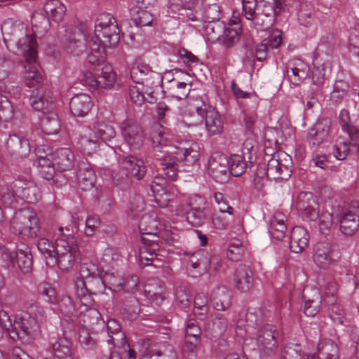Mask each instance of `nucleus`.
Wrapping results in <instances>:
<instances>
[{"label":"nucleus","mask_w":359,"mask_h":359,"mask_svg":"<svg viewBox=\"0 0 359 359\" xmlns=\"http://www.w3.org/2000/svg\"><path fill=\"white\" fill-rule=\"evenodd\" d=\"M1 32L6 43L8 41L14 43L23 52L25 58L24 69L28 83L31 84L30 81L33 79L39 82L40 77L37 74L39 64L36 62V43L33 34L23 22L11 20L4 22Z\"/></svg>","instance_id":"nucleus-1"},{"label":"nucleus","mask_w":359,"mask_h":359,"mask_svg":"<svg viewBox=\"0 0 359 359\" xmlns=\"http://www.w3.org/2000/svg\"><path fill=\"white\" fill-rule=\"evenodd\" d=\"M45 311L43 307L32 305L27 311L15 316L14 322L7 329L13 341H29L39 337L41 334L40 322L44 318Z\"/></svg>","instance_id":"nucleus-2"},{"label":"nucleus","mask_w":359,"mask_h":359,"mask_svg":"<svg viewBox=\"0 0 359 359\" xmlns=\"http://www.w3.org/2000/svg\"><path fill=\"white\" fill-rule=\"evenodd\" d=\"M67 233L63 232V228L60 227L61 232L55 240V257H49L48 266L56 265L62 271L72 269L79 259L80 252L75 236L69 233V229L65 228Z\"/></svg>","instance_id":"nucleus-3"},{"label":"nucleus","mask_w":359,"mask_h":359,"mask_svg":"<svg viewBox=\"0 0 359 359\" xmlns=\"http://www.w3.org/2000/svg\"><path fill=\"white\" fill-rule=\"evenodd\" d=\"M187 111L190 115L196 114L198 121L205 120V128L208 135H219L224 128L223 120L215 108L207 107L201 97L189 99Z\"/></svg>","instance_id":"nucleus-4"},{"label":"nucleus","mask_w":359,"mask_h":359,"mask_svg":"<svg viewBox=\"0 0 359 359\" xmlns=\"http://www.w3.org/2000/svg\"><path fill=\"white\" fill-rule=\"evenodd\" d=\"M285 6V0H273V2L263 1L252 16L244 15L249 26L257 31H266L273 26L276 17L280 14Z\"/></svg>","instance_id":"nucleus-5"},{"label":"nucleus","mask_w":359,"mask_h":359,"mask_svg":"<svg viewBox=\"0 0 359 359\" xmlns=\"http://www.w3.org/2000/svg\"><path fill=\"white\" fill-rule=\"evenodd\" d=\"M146 172L147 167L143 160L130 155L120 160L119 166L114 170L112 177L116 186L125 189L130 183L132 177L141 180Z\"/></svg>","instance_id":"nucleus-6"},{"label":"nucleus","mask_w":359,"mask_h":359,"mask_svg":"<svg viewBox=\"0 0 359 359\" xmlns=\"http://www.w3.org/2000/svg\"><path fill=\"white\" fill-rule=\"evenodd\" d=\"M97 271V266L93 264L83 263L81 265L80 276L75 280V290L76 296L79 298L80 302L87 307L86 313L83 314V321L86 322V318H92L93 321L90 323L93 324L96 322L100 314L94 309H88L93 305L94 300L91 297L90 291L86 287V283L84 278L93 276Z\"/></svg>","instance_id":"nucleus-7"},{"label":"nucleus","mask_w":359,"mask_h":359,"mask_svg":"<svg viewBox=\"0 0 359 359\" xmlns=\"http://www.w3.org/2000/svg\"><path fill=\"white\" fill-rule=\"evenodd\" d=\"M12 232L22 238H33L40 230L39 220L35 211L30 208L17 210L11 222Z\"/></svg>","instance_id":"nucleus-8"},{"label":"nucleus","mask_w":359,"mask_h":359,"mask_svg":"<svg viewBox=\"0 0 359 359\" xmlns=\"http://www.w3.org/2000/svg\"><path fill=\"white\" fill-rule=\"evenodd\" d=\"M94 41L104 47L114 48L120 41V30L114 17L110 13H101L95 23Z\"/></svg>","instance_id":"nucleus-9"},{"label":"nucleus","mask_w":359,"mask_h":359,"mask_svg":"<svg viewBox=\"0 0 359 359\" xmlns=\"http://www.w3.org/2000/svg\"><path fill=\"white\" fill-rule=\"evenodd\" d=\"M37 74L40 77L39 82L36 79H33L30 81L31 84H29L25 75V69H24L25 83L29 88H34L32 91L29 97L30 104L32 108L36 111L46 114L54 108L53 97L52 93L49 90H45L42 86V77L38 68Z\"/></svg>","instance_id":"nucleus-10"},{"label":"nucleus","mask_w":359,"mask_h":359,"mask_svg":"<svg viewBox=\"0 0 359 359\" xmlns=\"http://www.w3.org/2000/svg\"><path fill=\"white\" fill-rule=\"evenodd\" d=\"M1 257L8 267L17 266L23 273H29L32 270V254L29 247L25 243L18 245L13 252L3 250Z\"/></svg>","instance_id":"nucleus-11"},{"label":"nucleus","mask_w":359,"mask_h":359,"mask_svg":"<svg viewBox=\"0 0 359 359\" xmlns=\"http://www.w3.org/2000/svg\"><path fill=\"white\" fill-rule=\"evenodd\" d=\"M277 336L275 326L268 324L263 326L256 337L252 339L262 358H269L276 353L278 348Z\"/></svg>","instance_id":"nucleus-12"},{"label":"nucleus","mask_w":359,"mask_h":359,"mask_svg":"<svg viewBox=\"0 0 359 359\" xmlns=\"http://www.w3.org/2000/svg\"><path fill=\"white\" fill-rule=\"evenodd\" d=\"M292 161L291 157L284 152H276L268 161L267 170L271 178L287 180L292 175Z\"/></svg>","instance_id":"nucleus-13"},{"label":"nucleus","mask_w":359,"mask_h":359,"mask_svg":"<svg viewBox=\"0 0 359 359\" xmlns=\"http://www.w3.org/2000/svg\"><path fill=\"white\" fill-rule=\"evenodd\" d=\"M184 259L187 268L194 277H198L209 271L211 263L217 259L211 257L208 252L204 250H198L194 253H185Z\"/></svg>","instance_id":"nucleus-14"},{"label":"nucleus","mask_w":359,"mask_h":359,"mask_svg":"<svg viewBox=\"0 0 359 359\" xmlns=\"http://www.w3.org/2000/svg\"><path fill=\"white\" fill-rule=\"evenodd\" d=\"M130 77L135 83H141L150 89L158 87L162 81L160 74L152 71L143 63H136L132 67Z\"/></svg>","instance_id":"nucleus-15"},{"label":"nucleus","mask_w":359,"mask_h":359,"mask_svg":"<svg viewBox=\"0 0 359 359\" xmlns=\"http://www.w3.org/2000/svg\"><path fill=\"white\" fill-rule=\"evenodd\" d=\"M105 339L107 343L111 347L122 346L125 351L128 348V359H136L135 351L130 348L125 333L121 330L119 323L115 319L107 320Z\"/></svg>","instance_id":"nucleus-16"},{"label":"nucleus","mask_w":359,"mask_h":359,"mask_svg":"<svg viewBox=\"0 0 359 359\" xmlns=\"http://www.w3.org/2000/svg\"><path fill=\"white\" fill-rule=\"evenodd\" d=\"M119 128L123 141L131 149H138L142 144L144 140L143 130L133 119H125L120 123Z\"/></svg>","instance_id":"nucleus-17"},{"label":"nucleus","mask_w":359,"mask_h":359,"mask_svg":"<svg viewBox=\"0 0 359 359\" xmlns=\"http://www.w3.org/2000/svg\"><path fill=\"white\" fill-rule=\"evenodd\" d=\"M296 208L304 219L315 221L319 215V205L311 192H301L296 201Z\"/></svg>","instance_id":"nucleus-18"},{"label":"nucleus","mask_w":359,"mask_h":359,"mask_svg":"<svg viewBox=\"0 0 359 359\" xmlns=\"http://www.w3.org/2000/svg\"><path fill=\"white\" fill-rule=\"evenodd\" d=\"M359 228V203H353L340 217V231L346 236H353Z\"/></svg>","instance_id":"nucleus-19"},{"label":"nucleus","mask_w":359,"mask_h":359,"mask_svg":"<svg viewBox=\"0 0 359 359\" xmlns=\"http://www.w3.org/2000/svg\"><path fill=\"white\" fill-rule=\"evenodd\" d=\"M331 128V121L328 118H320L309 129L307 141L312 147L317 148L328 137Z\"/></svg>","instance_id":"nucleus-20"},{"label":"nucleus","mask_w":359,"mask_h":359,"mask_svg":"<svg viewBox=\"0 0 359 359\" xmlns=\"http://www.w3.org/2000/svg\"><path fill=\"white\" fill-rule=\"evenodd\" d=\"M208 173L217 182L226 181L229 176V160L226 156L215 154L208 161Z\"/></svg>","instance_id":"nucleus-21"},{"label":"nucleus","mask_w":359,"mask_h":359,"mask_svg":"<svg viewBox=\"0 0 359 359\" xmlns=\"http://www.w3.org/2000/svg\"><path fill=\"white\" fill-rule=\"evenodd\" d=\"M313 259L320 269H327L336 260L332 246L327 243H318L314 245Z\"/></svg>","instance_id":"nucleus-22"},{"label":"nucleus","mask_w":359,"mask_h":359,"mask_svg":"<svg viewBox=\"0 0 359 359\" xmlns=\"http://www.w3.org/2000/svg\"><path fill=\"white\" fill-rule=\"evenodd\" d=\"M22 185L21 179L0 182V200L5 206L13 207L17 204L19 198L17 191Z\"/></svg>","instance_id":"nucleus-23"},{"label":"nucleus","mask_w":359,"mask_h":359,"mask_svg":"<svg viewBox=\"0 0 359 359\" xmlns=\"http://www.w3.org/2000/svg\"><path fill=\"white\" fill-rule=\"evenodd\" d=\"M116 81V74L109 66L102 68L100 73H95L93 78H86V83L97 88H111Z\"/></svg>","instance_id":"nucleus-24"},{"label":"nucleus","mask_w":359,"mask_h":359,"mask_svg":"<svg viewBox=\"0 0 359 359\" xmlns=\"http://www.w3.org/2000/svg\"><path fill=\"white\" fill-rule=\"evenodd\" d=\"M233 282L236 287L241 292L248 291L254 283L253 272L249 266L239 265L235 270Z\"/></svg>","instance_id":"nucleus-25"},{"label":"nucleus","mask_w":359,"mask_h":359,"mask_svg":"<svg viewBox=\"0 0 359 359\" xmlns=\"http://www.w3.org/2000/svg\"><path fill=\"white\" fill-rule=\"evenodd\" d=\"M302 299L304 302V313L307 316L313 317L319 311L322 303V297L316 288L305 290L303 292Z\"/></svg>","instance_id":"nucleus-26"},{"label":"nucleus","mask_w":359,"mask_h":359,"mask_svg":"<svg viewBox=\"0 0 359 359\" xmlns=\"http://www.w3.org/2000/svg\"><path fill=\"white\" fill-rule=\"evenodd\" d=\"M143 245L140 248L139 259L143 266H149L157 259L159 245L156 239L142 237Z\"/></svg>","instance_id":"nucleus-27"},{"label":"nucleus","mask_w":359,"mask_h":359,"mask_svg":"<svg viewBox=\"0 0 359 359\" xmlns=\"http://www.w3.org/2000/svg\"><path fill=\"white\" fill-rule=\"evenodd\" d=\"M95 174L91 165L87 161H81L78 165L77 181L83 191L91 189L95 183Z\"/></svg>","instance_id":"nucleus-28"},{"label":"nucleus","mask_w":359,"mask_h":359,"mask_svg":"<svg viewBox=\"0 0 359 359\" xmlns=\"http://www.w3.org/2000/svg\"><path fill=\"white\" fill-rule=\"evenodd\" d=\"M6 149L11 155L19 158L26 157L30 152L28 140L15 134L9 136L6 142Z\"/></svg>","instance_id":"nucleus-29"},{"label":"nucleus","mask_w":359,"mask_h":359,"mask_svg":"<svg viewBox=\"0 0 359 359\" xmlns=\"http://www.w3.org/2000/svg\"><path fill=\"white\" fill-rule=\"evenodd\" d=\"M232 292L224 286H218L212 292L211 302L217 311H225L232 304Z\"/></svg>","instance_id":"nucleus-30"},{"label":"nucleus","mask_w":359,"mask_h":359,"mask_svg":"<svg viewBox=\"0 0 359 359\" xmlns=\"http://www.w3.org/2000/svg\"><path fill=\"white\" fill-rule=\"evenodd\" d=\"M93 105L91 97L85 93L74 95L69 102V108L72 114L81 117L87 115Z\"/></svg>","instance_id":"nucleus-31"},{"label":"nucleus","mask_w":359,"mask_h":359,"mask_svg":"<svg viewBox=\"0 0 359 359\" xmlns=\"http://www.w3.org/2000/svg\"><path fill=\"white\" fill-rule=\"evenodd\" d=\"M309 235L306 229L302 226H294L290 233V248L294 253L304 251L308 246Z\"/></svg>","instance_id":"nucleus-32"},{"label":"nucleus","mask_w":359,"mask_h":359,"mask_svg":"<svg viewBox=\"0 0 359 359\" xmlns=\"http://www.w3.org/2000/svg\"><path fill=\"white\" fill-rule=\"evenodd\" d=\"M52 158L58 172H62L71 170L74 165V155L68 148L56 149L52 155Z\"/></svg>","instance_id":"nucleus-33"},{"label":"nucleus","mask_w":359,"mask_h":359,"mask_svg":"<svg viewBox=\"0 0 359 359\" xmlns=\"http://www.w3.org/2000/svg\"><path fill=\"white\" fill-rule=\"evenodd\" d=\"M115 306L123 313H128L131 318H135L140 311L137 299L132 295L126 297L125 294H121L116 298Z\"/></svg>","instance_id":"nucleus-34"},{"label":"nucleus","mask_w":359,"mask_h":359,"mask_svg":"<svg viewBox=\"0 0 359 359\" xmlns=\"http://www.w3.org/2000/svg\"><path fill=\"white\" fill-rule=\"evenodd\" d=\"M166 182L165 179L156 177L151 184V190L155 201L161 208L166 207L170 202V194L165 189Z\"/></svg>","instance_id":"nucleus-35"},{"label":"nucleus","mask_w":359,"mask_h":359,"mask_svg":"<svg viewBox=\"0 0 359 359\" xmlns=\"http://www.w3.org/2000/svg\"><path fill=\"white\" fill-rule=\"evenodd\" d=\"M286 220L287 217L284 214L280 212L274 214L269 227V231L272 238L281 241L285 236L287 231Z\"/></svg>","instance_id":"nucleus-36"},{"label":"nucleus","mask_w":359,"mask_h":359,"mask_svg":"<svg viewBox=\"0 0 359 359\" xmlns=\"http://www.w3.org/2000/svg\"><path fill=\"white\" fill-rule=\"evenodd\" d=\"M156 160L159 162L162 172L165 177L171 180L175 181L178 176V165L175 158L170 155H165L162 157H158V155L154 154Z\"/></svg>","instance_id":"nucleus-37"},{"label":"nucleus","mask_w":359,"mask_h":359,"mask_svg":"<svg viewBox=\"0 0 359 359\" xmlns=\"http://www.w3.org/2000/svg\"><path fill=\"white\" fill-rule=\"evenodd\" d=\"M76 147L83 154L89 155L96 151L98 143L91 137L90 130L86 128L79 135Z\"/></svg>","instance_id":"nucleus-38"},{"label":"nucleus","mask_w":359,"mask_h":359,"mask_svg":"<svg viewBox=\"0 0 359 359\" xmlns=\"http://www.w3.org/2000/svg\"><path fill=\"white\" fill-rule=\"evenodd\" d=\"M21 182L22 185L17 191L18 197L27 203L36 202L39 197V188L30 180H21Z\"/></svg>","instance_id":"nucleus-39"},{"label":"nucleus","mask_w":359,"mask_h":359,"mask_svg":"<svg viewBox=\"0 0 359 359\" xmlns=\"http://www.w3.org/2000/svg\"><path fill=\"white\" fill-rule=\"evenodd\" d=\"M159 222L154 215H144L142 216L139 222V229L142 234L150 235L154 239L158 238Z\"/></svg>","instance_id":"nucleus-40"},{"label":"nucleus","mask_w":359,"mask_h":359,"mask_svg":"<svg viewBox=\"0 0 359 359\" xmlns=\"http://www.w3.org/2000/svg\"><path fill=\"white\" fill-rule=\"evenodd\" d=\"M71 341L65 338H58L52 344V352L58 359H79L76 356L72 354Z\"/></svg>","instance_id":"nucleus-41"},{"label":"nucleus","mask_w":359,"mask_h":359,"mask_svg":"<svg viewBox=\"0 0 359 359\" xmlns=\"http://www.w3.org/2000/svg\"><path fill=\"white\" fill-rule=\"evenodd\" d=\"M316 355L318 359H337L338 347L331 339H324L318 344Z\"/></svg>","instance_id":"nucleus-42"},{"label":"nucleus","mask_w":359,"mask_h":359,"mask_svg":"<svg viewBox=\"0 0 359 359\" xmlns=\"http://www.w3.org/2000/svg\"><path fill=\"white\" fill-rule=\"evenodd\" d=\"M35 163L37 165L40 175L46 180H50L54 178L55 171V164L53 158L46 156H39Z\"/></svg>","instance_id":"nucleus-43"},{"label":"nucleus","mask_w":359,"mask_h":359,"mask_svg":"<svg viewBox=\"0 0 359 359\" xmlns=\"http://www.w3.org/2000/svg\"><path fill=\"white\" fill-rule=\"evenodd\" d=\"M44 11L53 21L60 22L65 13L66 6L59 0H48L43 6Z\"/></svg>","instance_id":"nucleus-44"},{"label":"nucleus","mask_w":359,"mask_h":359,"mask_svg":"<svg viewBox=\"0 0 359 359\" xmlns=\"http://www.w3.org/2000/svg\"><path fill=\"white\" fill-rule=\"evenodd\" d=\"M41 128L46 135H52L57 134L60 129L57 115L52 111L43 114V116L41 120Z\"/></svg>","instance_id":"nucleus-45"},{"label":"nucleus","mask_w":359,"mask_h":359,"mask_svg":"<svg viewBox=\"0 0 359 359\" xmlns=\"http://www.w3.org/2000/svg\"><path fill=\"white\" fill-rule=\"evenodd\" d=\"M88 46L90 48L87 57L88 62L93 65H101L105 60V47L93 39L89 41Z\"/></svg>","instance_id":"nucleus-46"},{"label":"nucleus","mask_w":359,"mask_h":359,"mask_svg":"<svg viewBox=\"0 0 359 359\" xmlns=\"http://www.w3.org/2000/svg\"><path fill=\"white\" fill-rule=\"evenodd\" d=\"M251 165L244 156L239 154L232 155L229 160V173L235 177L241 176Z\"/></svg>","instance_id":"nucleus-47"},{"label":"nucleus","mask_w":359,"mask_h":359,"mask_svg":"<svg viewBox=\"0 0 359 359\" xmlns=\"http://www.w3.org/2000/svg\"><path fill=\"white\" fill-rule=\"evenodd\" d=\"M95 135L104 142L110 141L116 137L114 128L104 121H97L93 125Z\"/></svg>","instance_id":"nucleus-48"},{"label":"nucleus","mask_w":359,"mask_h":359,"mask_svg":"<svg viewBox=\"0 0 359 359\" xmlns=\"http://www.w3.org/2000/svg\"><path fill=\"white\" fill-rule=\"evenodd\" d=\"M189 212L187 214V221L193 226H200L205 221L203 207L196 206L193 203H190Z\"/></svg>","instance_id":"nucleus-49"},{"label":"nucleus","mask_w":359,"mask_h":359,"mask_svg":"<svg viewBox=\"0 0 359 359\" xmlns=\"http://www.w3.org/2000/svg\"><path fill=\"white\" fill-rule=\"evenodd\" d=\"M130 13L133 21L137 27L149 26L154 20L151 13L142 8H133Z\"/></svg>","instance_id":"nucleus-50"},{"label":"nucleus","mask_w":359,"mask_h":359,"mask_svg":"<svg viewBox=\"0 0 359 359\" xmlns=\"http://www.w3.org/2000/svg\"><path fill=\"white\" fill-rule=\"evenodd\" d=\"M205 27V33L208 36L209 40L212 42L219 41L226 27L225 24L222 21H213L212 22H206Z\"/></svg>","instance_id":"nucleus-51"},{"label":"nucleus","mask_w":359,"mask_h":359,"mask_svg":"<svg viewBox=\"0 0 359 359\" xmlns=\"http://www.w3.org/2000/svg\"><path fill=\"white\" fill-rule=\"evenodd\" d=\"M64 48L70 54L79 55L82 52L83 42L74 34L68 33L63 41Z\"/></svg>","instance_id":"nucleus-52"},{"label":"nucleus","mask_w":359,"mask_h":359,"mask_svg":"<svg viewBox=\"0 0 359 359\" xmlns=\"http://www.w3.org/2000/svg\"><path fill=\"white\" fill-rule=\"evenodd\" d=\"M32 25L34 29V32L44 34L49 29L48 18L41 13L35 12L32 15Z\"/></svg>","instance_id":"nucleus-53"},{"label":"nucleus","mask_w":359,"mask_h":359,"mask_svg":"<svg viewBox=\"0 0 359 359\" xmlns=\"http://www.w3.org/2000/svg\"><path fill=\"white\" fill-rule=\"evenodd\" d=\"M58 309L61 313L67 316L76 315V303L68 295H62L57 302Z\"/></svg>","instance_id":"nucleus-54"},{"label":"nucleus","mask_w":359,"mask_h":359,"mask_svg":"<svg viewBox=\"0 0 359 359\" xmlns=\"http://www.w3.org/2000/svg\"><path fill=\"white\" fill-rule=\"evenodd\" d=\"M241 28L225 27L219 41L226 48L233 47L239 39Z\"/></svg>","instance_id":"nucleus-55"},{"label":"nucleus","mask_w":359,"mask_h":359,"mask_svg":"<svg viewBox=\"0 0 359 359\" xmlns=\"http://www.w3.org/2000/svg\"><path fill=\"white\" fill-rule=\"evenodd\" d=\"M221 7L217 4L206 5L203 11V19L205 22L220 21Z\"/></svg>","instance_id":"nucleus-56"},{"label":"nucleus","mask_w":359,"mask_h":359,"mask_svg":"<svg viewBox=\"0 0 359 359\" xmlns=\"http://www.w3.org/2000/svg\"><path fill=\"white\" fill-rule=\"evenodd\" d=\"M79 341L86 349L95 350L97 347V340L92 337L89 330L86 327H81L79 328Z\"/></svg>","instance_id":"nucleus-57"},{"label":"nucleus","mask_w":359,"mask_h":359,"mask_svg":"<svg viewBox=\"0 0 359 359\" xmlns=\"http://www.w3.org/2000/svg\"><path fill=\"white\" fill-rule=\"evenodd\" d=\"M37 248L40 252L43 255L46 259V265L48 266V261L49 257H55V244L46 238H41L38 241Z\"/></svg>","instance_id":"nucleus-58"},{"label":"nucleus","mask_w":359,"mask_h":359,"mask_svg":"<svg viewBox=\"0 0 359 359\" xmlns=\"http://www.w3.org/2000/svg\"><path fill=\"white\" fill-rule=\"evenodd\" d=\"M191 83L177 81L175 86L169 88L170 96L177 100L187 98L191 90Z\"/></svg>","instance_id":"nucleus-59"},{"label":"nucleus","mask_w":359,"mask_h":359,"mask_svg":"<svg viewBox=\"0 0 359 359\" xmlns=\"http://www.w3.org/2000/svg\"><path fill=\"white\" fill-rule=\"evenodd\" d=\"M37 290L45 301L50 304L56 303V291L49 283H41L37 287Z\"/></svg>","instance_id":"nucleus-60"},{"label":"nucleus","mask_w":359,"mask_h":359,"mask_svg":"<svg viewBox=\"0 0 359 359\" xmlns=\"http://www.w3.org/2000/svg\"><path fill=\"white\" fill-rule=\"evenodd\" d=\"M233 217L224 213H215L212 217L213 226L217 229H225L233 221Z\"/></svg>","instance_id":"nucleus-61"},{"label":"nucleus","mask_w":359,"mask_h":359,"mask_svg":"<svg viewBox=\"0 0 359 359\" xmlns=\"http://www.w3.org/2000/svg\"><path fill=\"white\" fill-rule=\"evenodd\" d=\"M268 178H271L269 172L267 170V165L264 163H259L255 173V183L257 189L261 188Z\"/></svg>","instance_id":"nucleus-62"},{"label":"nucleus","mask_w":359,"mask_h":359,"mask_svg":"<svg viewBox=\"0 0 359 359\" xmlns=\"http://www.w3.org/2000/svg\"><path fill=\"white\" fill-rule=\"evenodd\" d=\"M201 330L194 319H189L186 323V339H199L201 341Z\"/></svg>","instance_id":"nucleus-63"},{"label":"nucleus","mask_w":359,"mask_h":359,"mask_svg":"<svg viewBox=\"0 0 359 359\" xmlns=\"http://www.w3.org/2000/svg\"><path fill=\"white\" fill-rule=\"evenodd\" d=\"M228 320L222 314H217L212 325V331L215 337L222 336L227 330Z\"/></svg>","instance_id":"nucleus-64"}]
</instances>
